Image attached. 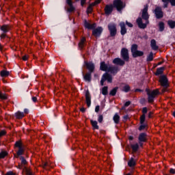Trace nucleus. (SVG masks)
Masks as SVG:
<instances>
[{
  "instance_id": "obj_14",
  "label": "nucleus",
  "mask_w": 175,
  "mask_h": 175,
  "mask_svg": "<svg viewBox=\"0 0 175 175\" xmlns=\"http://www.w3.org/2000/svg\"><path fill=\"white\" fill-rule=\"evenodd\" d=\"M67 5H68L69 8H68V12H73L75 10V7L73 6V1L72 0H66Z\"/></svg>"
},
{
  "instance_id": "obj_39",
  "label": "nucleus",
  "mask_w": 175,
  "mask_h": 175,
  "mask_svg": "<svg viewBox=\"0 0 175 175\" xmlns=\"http://www.w3.org/2000/svg\"><path fill=\"white\" fill-rule=\"evenodd\" d=\"M129 90H131V88L129 87V85H125L123 87L122 91H124V92H129Z\"/></svg>"
},
{
  "instance_id": "obj_36",
  "label": "nucleus",
  "mask_w": 175,
  "mask_h": 175,
  "mask_svg": "<svg viewBox=\"0 0 175 175\" xmlns=\"http://www.w3.org/2000/svg\"><path fill=\"white\" fill-rule=\"evenodd\" d=\"M131 148H133V151L136 152V151H137V150H139V144H133V145H131Z\"/></svg>"
},
{
  "instance_id": "obj_27",
  "label": "nucleus",
  "mask_w": 175,
  "mask_h": 175,
  "mask_svg": "<svg viewBox=\"0 0 175 175\" xmlns=\"http://www.w3.org/2000/svg\"><path fill=\"white\" fill-rule=\"evenodd\" d=\"M118 90V88L116 87L113 89H112L110 92H109V95H111V96H116V94H117V91Z\"/></svg>"
},
{
  "instance_id": "obj_58",
  "label": "nucleus",
  "mask_w": 175,
  "mask_h": 175,
  "mask_svg": "<svg viewBox=\"0 0 175 175\" xmlns=\"http://www.w3.org/2000/svg\"><path fill=\"white\" fill-rule=\"evenodd\" d=\"M142 113H143L144 114H146V113H147V108H146V107L143 108V109H142Z\"/></svg>"
},
{
  "instance_id": "obj_22",
  "label": "nucleus",
  "mask_w": 175,
  "mask_h": 175,
  "mask_svg": "<svg viewBox=\"0 0 175 175\" xmlns=\"http://www.w3.org/2000/svg\"><path fill=\"white\" fill-rule=\"evenodd\" d=\"M146 137H147V135L144 133H142L139 136V142H146Z\"/></svg>"
},
{
  "instance_id": "obj_44",
  "label": "nucleus",
  "mask_w": 175,
  "mask_h": 175,
  "mask_svg": "<svg viewBox=\"0 0 175 175\" xmlns=\"http://www.w3.org/2000/svg\"><path fill=\"white\" fill-rule=\"evenodd\" d=\"M145 120H146V114H143V115L141 116V119H140V122H141V124H143Z\"/></svg>"
},
{
  "instance_id": "obj_57",
  "label": "nucleus",
  "mask_w": 175,
  "mask_h": 175,
  "mask_svg": "<svg viewBox=\"0 0 175 175\" xmlns=\"http://www.w3.org/2000/svg\"><path fill=\"white\" fill-rule=\"evenodd\" d=\"M170 3L172 6H175V0H170Z\"/></svg>"
},
{
  "instance_id": "obj_40",
  "label": "nucleus",
  "mask_w": 175,
  "mask_h": 175,
  "mask_svg": "<svg viewBox=\"0 0 175 175\" xmlns=\"http://www.w3.org/2000/svg\"><path fill=\"white\" fill-rule=\"evenodd\" d=\"M6 155H8V152H5V151H2V152L0 153V159H3V158H5V157H6Z\"/></svg>"
},
{
  "instance_id": "obj_47",
  "label": "nucleus",
  "mask_w": 175,
  "mask_h": 175,
  "mask_svg": "<svg viewBox=\"0 0 175 175\" xmlns=\"http://www.w3.org/2000/svg\"><path fill=\"white\" fill-rule=\"evenodd\" d=\"M25 173L27 175H33V174H32V172H31V170H29L28 169H25Z\"/></svg>"
},
{
  "instance_id": "obj_52",
  "label": "nucleus",
  "mask_w": 175,
  "mask_h": 175,
  "mask_svg": "<svg viewBox=\"0 0 175 175\" xmlns=\"http://www.w3.org/2000/svg\"><path fill=\"white\" fill-rule=\"evenodd\" d=\"M126 25H128V27H129L130 28H132V27H133V25H132V23L128 22V21H126Z\"/></svg>"
},
{
  "instance_id": "obj_37",
  "label": "nucleus",
  "mask_w": 175,
  "mask_h": 175,
  "mask_svg": "<svg viewBox=\"0 0 175 175\" xmlns=\"http://www.w3.org/2000/svg\"><path fill=\"white\" fill-rule=\"evenodd\" d=\"M168 25L172 29L174 28V27H175V21H168Z\"/></svg>"
},
{
  "instance_id": "obj_24",
  "label": "nucleus",
  "mask_w": 175,
  "mask_h": 175,
  "mask_svg": "<svg viewBox=\"0 0 175 175\" xmlns=\"http://www.w3.org/2000/svg\"><path fill=\"white\" fill-rule=\"evenodd\" d=\"M9 75H10V72L8 70H1V77H8V76H9Z\"/></svg>"
},
{
  "instance_id": "obj_2",
  "label": "nucleus",
  "mask_w": 175,
  "mask_h": 175,
  "mask_svg": "<svg viewBox=\"0 0 175 175\" xmlns=\"http://www.w3.org/2000/svg\"><path fill=\"white\" fill-rule=\"evenodd\" d=\"M146 92L148 95V102L151 103L154 102V99L155 98V96L159 94V91L158 90H153L150 92L148 89H146Z\"/></svg>"
},
{
  "instance_id": "obj_4",
  "label": "nucleus",
  "mask_w": 175,
  "mask_h": 175,
  "mask_svg": "<svg viewBox=\"0 0 175 175\" xmlns=\"http://www.w3.org/2000/svg\"><path fill=\"white\" fill-rule=\"evenodd\" d=\"M100 70H103V72H113V68L111 67V65L106 64H105V62H103L100 63Z\"/></svg>"
},
{
  "instance_id": "obj_12",
  "label": "nucleus",
  "mask_w": 175,
  "mask_h": 175,
  "mask_svg": "<svg viewBox=\"0 0 175 175\" xmlns=\"http://www.w3.org/2000/svg\"><path fill=\"white\" fill-rule=\"evenodd\" d=\"M154 14L157 18H162V17H163V12H162L161 8L159 7L156 8L154 10Z\"/></svg>"
},
{
  "instance_id": "obj_18",
  "label": "nucleus",
  "mask_w": 175,
  "mask_h": 175,
  "mask_svg": "<svg viewBox=\"0 0 175 175\" xmlns=\"http://www.w3.org/2000/svg\"><path fill=\"white\" fill-rule=\"evenodd\" d=\"M85 98H86V103L88 105V107H90V106H91V95H90L89 91L86 92Z\"/></svg>"
},
{
  "instance_id": "obj_31",
  "label": "nucleus",
  "mask_w": 175,
  "mask_h": 175,
  "mask_svg": "<svg viewBox=\"0 0 175 175\" xmlns=\"http://www.w3.org/2000/svg\"><path fill=\"white\" fill-rule=\"evenodd\" d=\"M163 70H165V67H161L159 68H157L156 75L157 76L159 75H162L163 73Z\"/></svg>"
},
{
  "instance_id": "obj_41",
  "label": "nucleus",
  "mask_w": 175,
  "mask_h": 175,
  "mask_svg": "<svg viewBox=\"0 0 175 175\" xmlns=\"http://www.w3.org/2000/svg\"><path fill=\"white\" fill-rule=\"evenodd\" d=\"M111 68H112V71H113V72H110V73H113V74L117 73V72H118L120 70L118 69V67H114V66H111Z\"/></svg>"
},
{
  "instance_id": "obj_20",
  "label": "nucleus",
  "mask_w": 175,
  "mask_h": 175,
  "mask_svg": "<svg viewBox=\"0 0 175 175\" xmlns=\"http://www.w3.org/2000/svg\"><path fill=\"white\" fill-rule=\"evenodd\" d=\"M86 66L91 73L94 72L95 66L93 64L92 62L86 63Z\"/></svg>"
},
{
  "instance_id": "obj_64",
  "label": "nucleus",
  "mask_w": 175,
  "mask_h": 175,
  "mask_svg": "<svg viewBox=\"0 0 175 175\" xmlns=\"http://www.w3.org/2000/svg\"><path fill=\"white\" fill-rule=\"evenodd\" d=\"M32 100L33 102H36V97H33Z\"/></svg>"
},
{
  "instance_id": "obj_48",
  "label": "nucleus",
  "mask_w": 175,
  "mask_h": 175,
  "mask_svg": "<svg viewBox=\"0 0 175 175\" xmlns=\"http://www.w3.org/2000/svg\"><path fill=\"white\" fill-rule=\"evenodd\" d=\"M146 129V124L143 123L141 124V126L139 128V131H143V129Z\"/></svg>"
},
{
  "instance_id": "obj_17",
  "label": "nucleus",
  "mask_w": 175,
  "mask_h": 175,
  "mask_svg": "<svg viewBox=\"0 0 175 175\" xmlns=\"http://www.w3.org/2000/svg\"><path fill=\"white\" fill-rule=\"evenodd\" d=\"M120 27L121 28V30H120L121 35H125V33H126V28L125 27V23L121 22L120 23Z\"/></svg>"
},
{
  "instance_id": "obj_25",
  "label": "nucleus",
  "mask_w": 175,
  "mask_h": 175,
  "mask_svg": "<svg viewBox=\"0 0 175 175\" xmlns=\"http://www.w3.org/2000/svg\"><path fill=\"white\" fill-rule=\"evenodd\" d=\"M15 117L18 119L23 118L24 117V112L17 111L15 113Z\"/></svg>"
},
{
  "instance_id": "obj_63",
  "label": "nucleus",
  "mask_w": 175,
  "mask_h": 175,
  "mask_svg": "<svg viewBox=\"0 0 175 175\" xmlns=\"http://www.w3.org/2000/svg\"><path fill=\"white\" fill-rule=\"evenodd\" d=\"M81 111L82 112V113H84L85 111V108H81Z\"/></svg>"
},
{
  "instance_id": "obj_59",
  "label": "nucleus",
  "mask_w": 175,
  "mask_h": 175,
  "mask_svg": "<svg viewBox=\"0 0 175 175\" xmlns=\"http://www.w3.org/2000/svg\"><path fill=\"white\" fill-rule=\"evenodd\" d=\"M5 175H16L14 173H13V172H8L6 173Z\"/></svg>"
},
{
  "instance_id": "obj_61",
  "label": "nucleus",
  "mask_w": 175,
  "mask_h": 175,
  "mask_svg": "<svg viewBox=\"0 0 175 175\" xmlns=\"http://www.w3.org/2000/svg\"><path fill=\"white\" fill-rule=\"evenodd\" d=\"M29 110H28V109H24V113H25V114H28V113H29Z\"/></svg>"
},
{
  "instance_id": "obj_1",
  "label": "nucleus",
  "mask_w": 175,
  "mask_h": 175,
  "mask_svg": "<svg viewBox=\"0 0 175 175\" xmlns=\"http://www.w3.org/2000/svg\"><path fill=\"white\" fill-rule=\"evenodd\" d=\"M131 53L133 58H137V57H143L144 52L137 50V45L133 44L131 46Z\"/></svg>"
},
{
  "instance_id": "obj_3",
  "label": "nucleus",
  "mask_w": 175,
  "mask_h": 175,
  "mask_svg": "<svg viewBox=\"0 0 175 175\" xmlns=\"http://www.w3.org/2000/svg\"><path fill=\"white\" fill-rule=\"evenodd\" d=\"M149 23L150 22L148 21V20H144L142 18H138L137 19V24L139 28H141V29H144L147 28V25H148Z\"/></svg>"
},
{
  "instance_id": "obj_8",
  "label": "nucleus",
  "mask_w": 175,
  "mask_h": 175,
  "mask_svg": "<svg viewBox=\"0 0 175 175\" xmlns=\"http://www.w3.org/2000/svg\"><path fill=\"white\" fill-rule=\"evenodd\" d=\"M121 57L123 58L124 61H129V53L128 49L123 48L120 52Z\"/></svg>"
},
{
  "instance_id": "obj_54",
  "label": "nucleus",
  "mask_w": 175,
  "mask_h": 175,
  "mask_svg": "<svg viewBox=\"0 0 175 175\" xmlns=\"http://www.w3.org/2000/svg\"><path fill=\"white\" fill-rule=\"evenodd\" d=\"M87 0H81V5L84 6V4L85 3Z\"/></svg>"
},
{
  "instance_id": "obj_26",
  "label": "nucleus",
  "mask_w": 175,
  "mask_h": 175,
  "mask_svg": "<svg viewBox=\"0 0 175 175\" xmlns=\"http://www.w3.org/2000/svg\"><path fill=\"white\" fill-rule=\"evenodd\" d=\"M91 124L94 129H99V126H98V122L96 120H90Z\"/></svg>"
},
{
  "instance_id": "obj_5",
  "label": "nucleus",
  "mask_w": 175,
  "mask_h": 175,
  "mask_svg": "<svg viewBox=\"0 0 175 175\" xmlns=\"http://www.w3.org/2000/svg\"><path fill=\"white\" fill-rule=\"evenodd\" d=\"M108 29L111 36H116V35H117V26L115 23H109L108 25Z\"/></svg>"
},
{
  "instance_id": "obj_42",
  "label": "nucleus",
  "mask_w": 175,
  "mask_h": 175,
  "mask_svg": "<svg viewBox=\"0 0 175 175\" xmlns=\"http://www.w3.org/2000/svg\"><path fill=\"white\" fill-rule=\"evenodd\" d=\"M102 0H96L95 2L90 4V6L92 8V6H95V5H98V3H100Z\"/></svg>"
},
{
  "instance_id": "obj_9",
  "label": "nucleus",
  "mask_w": 175,
  "mask_h": 175,
  "mask_svg": "<svg viewBox=\"0 0 175 175\" xmlns=\"http://www.w3.org/2000/svg\"><path fill=\"white\" fill-rule=\"evenodd\" d=\"M102 32H103V28H102V27H98L93 29L92 35H94V36L96 38H99V36L102 35Z\"/></svg>"
},
{
  "instance_id": "obj_23",
  "label": "nucleus",
  "mask_w": 175,
  "mask_h": 175,
  "mask_svg": "<svg viewBox=\"0 0 175 175\" xmlns=\"http://www.w3.org/2000/svg\"><path fill=\"white\" fill-rule=\"evenodd\" d=\"M9 29H10V27L9 25H4L1 27V31L6 33V32H9Z\"/></svg>"
},
{
  "instance_id": "obj_53",
  "label": "nucleus",
  "mask_w": 175,
  "mask_h": 175,
  "mask_svg": "<svg viewBox=\"0 0 175 175\" xmlns=\"http://www.w3.org/2000/svg\"><path fill=\"white\" fill-rule=\"evenodd\" d=\"M28 55H25L23 57V61H27V59H28Z\"/></svg>"
},
{
  "instance_id": "obj_56",
  "label": "nucleus",
  "mask_w": 175,
  "mask_h": 175,
  "mask_svg": "<svg viewBox=\"0 0 175 175\" xmlns=\"http://www.w3.org/2000/svg\"><path fill=\"white\" fill-rule=\"evenodd\" d=\"M129 105H131V101H127L125 103L124 106L126 107H128V106H129Z\"/></svg>"
},
{
  "instance_id": "obj_38",
  "label": "nucleus",
  "mask_w": 175,
  "mask_h": 175,
  "mask_svg": "<svg viewBox=\"0 0 175 175\" xmlns=\"http://www.w3.org/2000/svg\"><path fill=\"white\" fill-rule=\"evenodd\" d=\"M23 152H24V148H23V147L22 148H19V149H18V150L17 152V155L18 157H20V155H23Z\"/></svg>"
},
{
  "instance_id": "obj_46",
  "label": "nucleus",
  "mask_w": 175,
  "mask_h": 175,
  "mask_svg": "<svg viewBox=\"0 0 175 175\" xmlns=\"http://www.w3.org/2000/svg\"><path fill=\"white\" fill-rule=\"evenodd\" d=\"M98 122L101 123L103 121V116L100 115L98 118Z\"/></svg>"
},
{
  "instance_id": "obj_43",
  "label": "nucleus",
  "mask_w": 175,
  "mask_h": 175,
  "mask_svg": "<svg viewBox=\"0 0 175 175\" xmlns=\"http://www.w3.org/2000/svg\"><path fill=\"white\" fill-rule=\"evenodd\" d=\"M8 96H6V94H3L0 92V99H7Z\"/></svg>"
},
{
  "instance_id": "obj_16",
  "label": "nucleus",
  "mask_w": 175,
  "mask_h": 175,
  "mask_svg": "<svg viewBox=\"0 0 175 175\" xmlns=\"http://www.w3.org/2000/svg\"><path fill=\"white\" fill-rule=\"evenodd\" d=\"M19 159L21 161V165H19V169H23V167L25 168V166L27 165V160H25L23 156L19 157Z\"/></svg>"
},
{
  "instance_id": "obj_49",
  "label": "nucleus",
  "mask_w": 175,
  "mask_h": 175,
  "mask_svg": "<svg viewBox=\"0 0 175 175\" xmlns=\"http://www.w3.org/2000/svg\"><path fill=\"white\" fill-rule=\"evenodd\" d=\"M5 135H6V131H5V130L0 131V137H2V136H5Z\"/></svg>"
},
{
  "instance_id": "obj_6",
  "label": "nucleus",
  "mask_w": 175,
  "mask_h": 175,
  "mask_svg": "<svg viewBox=\"0 0 175 175\" xmlns=\"http://www.w3.org/2000/svg\"><path fill=\"white\" fill-rule=\"evenodd\" d=\"M113 5L118 12H121V10L125 8V5L122 1H121V0H115Z\"/></svg>"
},
{
  "instance_id": "obj_21",
  "label": "nucleus",
  "mask_w": 175,
  "mask_h": 175,
  "mask_svg": "<svg viewBox=\"0 0 175 175\" xmlns=\"http://www.w3.org/2000/svg\"><path fill=\"white\" fill-rule=\"evenodd\" d=\"M150 47L152 50H158L159 47L157 45V41L155 40H152L150 41Z\"/></svg>"
},
{
  "instance_id": "obj_45",
  "label": "nucleus",
  "mask_w": 175,
  "mask_h": 175,
  "mask_svg": "<svg viewBox=\"0 0 175 175\" xmlns=\"http://www.w3.org/2000/svg\"><path fill=\"white\" fill-rule=\"evenodd\" d=\"M15 147H18V148H23L21 146V142L20 141H18L15 143Z\"/></svg>"
},
{
  "instance_id": "obj_29",
  "label": "nucleus",
  "mask_w": 175,
  "mask_h": 175,
  "mask_svg": "<svg viewBox=\"0 0 175 175\" xmlns=\"http://www.w3.org/2000/svg\"><path fill=\"white\" fill-rule=\"evenodd\" d=\"M102 94L103 95H107V94H109V91H108V88L107 86H105L102 88L101 90Z\"/></svg>"
},
{
  "instance_id": "obj_13",
  "label": "nucleus",
  "mask_w": 175,
  "mask_h": 175,
  "mask_svg": "<svg viewBox=\"0 0 175 175\" xmlns=\"http://www.w3.org/2000/svg\"><path fill=\"white\" fill-rule=\"evenodd\" d=\"M113 64H115V65H120V66H124L125 65V62L120 58H115L113 60Z\"/></svg>"
},
{
  "instance_id": "obj_60",
  "label": "nucleus",
  "mask_w": 175,
  "mask_h": 175,
  "mask_svg": "<svg viewBox=\"0 0 175 175\" xmlns=\"http://www.w3.org/2000/svg\"><path fill=\"white\" fill-rule=\"evenodd\" d=\"M95 111L96 113H98V111H99V105L96 106Z\"/></svg>"
},
{
  "instance_id": "obj_28",
  "label": "nucleus",
  "mask_w": 175,
  "mask_h": 175,
  "mask_svg": "<svg viewBox=\"0 0 175 175\" xmlns=\"http://www.w3.org/2000/svg\"><path fill=\"white\" fill-rule=\"evenodd\" d=\"M84 80H85V81H91V72L85 74L84 76Z\"/></svg>"
},
{
  "instance_id": "obj_30",
  "label": "nucleus",
  "mask_w": 175,
  "mask_h": 175,
  "mask_svg": "<svg viewBox=\"0 0 175 175\" xmlns=\"http://www.w3.org/2000/svg\"><path fill=\"white\" fill-rule=\"evenodd\" d=\"M128 165L129 166H130V167H132L133 166H135V165H136V161H135V159H133V158H131L129 161Z\"/></svg>"
},
{
  "instance_id": "obj_55",
  "label": "nucleus",
  "mask_w": 175,
  "mask_h": 175,
  "mask_svg": "<svg viewBox=\"0 0 175 175\" xmlns=\"http://www.w3.org/2000/svg\"><path fill=\"white\" fill-rule=\"evenodd\" d=\"M170 173H171L172 174H175V170L173 168H171L170 170Z\"/></svg>"
},
{
  "instance_id": "obj_51",
  "label": "nucleus",
  "mask_w": 175,
  "mask_h": 175,
  "mask_svg": "<svg viewBox=\"0 0 175 175\" xmlns=\"http://www.w3.org/2000/svg\"><path fill=\"white\" fill-rule=\"evenodd\" d=\"M162 1L164 3V8H167V3L169 2L170 0H162Z\"/></svg>"
},
{
  "instance_id": "obj_50",
  "label": "nucleus",
  "mask_w": 175,
  "mask_h": 175,
  "mask_svg": "<svg viewBox=\"0 0 175 175\" xmlns=\"http://www.w3.org/2000/svg\"><path fill=\"white\" fill-rule=\"evenodd\" d=\"M91 12H92V7H91V5H89L87 9V13H91Z\"/></svg>"
},
{
  "instance_id": "obj_34",
  "label": "nucleus",
  "mask_w": 175,
  "mask_h": 175,
  "mask_svg": "<svg viewBox=\"0 0 175 175\" xmlns=\"http://www.w3.org/2000/svg\"><path fill=\"white\" fill-rule=\"evenodd\" d=\"M85 42V38H83L81 40V42L79 44V49H82L83 47H84V43Z\"/></svg>"
},
{
  "instance_id": "obj_7",
  "label": "nucleus",
  "mask_w": 175,
  "mask_h": 175,
  "mask_svg": "<svg viewBox=\"0 0 175 175\" xmlns=\"http://www.w3.org/2000/svg\"><path fill=\"white\" fill-rule=\"evenodd\" d=\"M106 80L108 81V83H111L113 81V77H111V75H109L108 73H105L102 77V79L100 81V85H103Z\"/></svg>"
},
{
  "instance_id": "obj_10",
  "label": "nucleus",
  "mask_w": 175,
  "mask_h": 175,
  "mask_svg": "<svg viewBox=\"0 0 175 175\" xmlns=\"http://www.w3.org/2000/svg\"><path fill=\"white\" fill-rule=\"evenodd\" d=\"M167 78L165 75H162L160 77L159 83H161L162 87H168L169 83H167Z\"/></svg>"
},
{
  "instance_id": "obj_62",
  "label": "nucleus",
  "mask_w": 175,
  "mask_h": 175,
  "mask_svg": "<svg viewBox=\"0 0 175 175\" xmlns=\"http://www.w3.org/2000/svg\"><path fill=\"white\" fill-rule=\"evenodd\" d=\"M123 118H124V120L125 121H126V120H128V118H129V116H124L123 117Z\"/></svg>"
},
{
  "instance_id": "obj_33",
  "label": "nucleus",
  "mask_w": 175,
  "mask_h": 175,
  "mask_svg": "<svg viewBox=\"0 0 175 175\" xmlns=\"http://www.w3.org/2000/svg\"><path fill=\"white\" fill-rule=\"evenodd\" d=\"M113 121L115 124H118L120 121V116H118V113H116L115 116H113Z\"/></svg>"
},
{
  "instance_id": "obj_32",
  "label": "nucleus",
  "mask_w": 175,
  "mask_h": 175,
  "mask_svg": "<svg viewBox=\"0 0 175 175\" xmlns=\"http://www.w3.org/2000/svg\"><path fill=\"white\" fill-rule=\"evenodd\" d=\"M152 59H154V53H152V52H150L149 55L147 57L146 61L150 62L152 61Z\"/></svg>"
},
{
  "instance_id": "obj_35",
  "label": "nucleus",
  "mask_w": 175,
  "mask_h": 175,
  "mask_svg": "<svg viewBox=\"0 0 175 175\" xmlns=\"http://www.w3.org/2000/svg\"><path fill=\"white\" fill-rule=\"evenodd\" d=\"M159 27V31L162 32L165 29V24L163 23V22H160Z\"/></svg>"
},
{
  "instance_id": "obj_19",
  "label": "nucleus",
  "mask_w": 175,
  "mask_h": 175,
  "mask_svg": "<svg viewBox=\"0 0 175 175\" xmlns=\"http://www.w3.org/2000/svg\"><path fill=\"white\" fill-rule=\"evenodd\" d=\"M105 10V14H110L111 12H113V5H106Z\"/></svg>"
},
{
  "instance_id": "obj_11",
  "label": "nucleus",
  "mask_w": 175,
  "mask_h": 175,
  "mask_svg": "<svg viewBox=\"0 0 175 175\" xmlns=\"http://www.w3.org/2000/svg\"><path fill=\"white\" fill-rule=\"evenodd\" d=\"M148 6L146 5L142 10V17L144 20H148Z\"/></svg>"
},
{
  "instance_id": "obj_15",
  "label": "nucleus",
  "mask_w": 175,
  "mask_h": 175,
  "mask_svg": "<svg viewBox=\"0 0 175 175\" xmlns=\"http://www.w3.org/2000/svg\"><path fill=\"white\" fill-rule=\"evenodd\" d=\"M84 27L85 28H87L88 29H94L96 27V24L94 23L92 25L90 24L87 21H85L84 22Z\"/></svg>"
}]
</instances>
